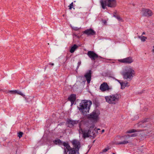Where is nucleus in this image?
Listing matches in <instances>:
<instances>
[{"label":"nucleus","mask_w":154,"mask_h":154,"mask_svg":"<svg viewBox=\"0 0 154 154\" xmlns=\"http://www.w3.org/2000/svg\"><path fill=\"white\" fill-rule=\"evenodd\" d=\"M142 13L144 16L149 17L152 15V12L149 9H144L142 11Z\"/></svg>","instance_id":"obj_11"},{"label":"nucleus","mask_w":154,"mask_h":154,"mask_svg":"<svg viewBox=\"0 0 154 154\" xmlns=\"http://www.w3.org/2000/svg\"><path fill=\"white\" fill-rule=\"evenodd\" d=\"M129 135H124L122 136H118L115 138L116 143L117 144H126L129 143V141L127 140V138Z\"/></svg>","instance_id":"obj_6"},{"label":"nucleus","mask_w":154,"mask_h":154,"mask_svg":"<svg viewBox=\"0 0 154 154\" xmlns=\"http://www.w3.org/2000/svg\"><path fill=\"white\" fill-rule=\"evenodd\" d=\"M120 98L121 95L118 94H112L105 97L106 102L109 103L113 104H115Z\"/></svg>","instance_id":"obj_2"},{"label":"nucleus","mask_w":154,"mask_h":154,"mask_svg":"<svg viewBox=\"0 0 154 154\" xmlns=\"http://www.w3.org/2000/svg\"><path fill=\"white\" fill-rule=\"evenodd\" d=\"M78 47L76 45H74L72 47L70 50V52L71 53H73L75 49L78 48Z\"/></svg>","instance_id":"obj_20"},{"label":"nucleus","mask_w":154,"mask_h":154,"mask_svg":"<svg viewBox=\"0 0 154 154\" xmlns=\"http://www.w3.org/2000/svg\"><path fill=\"white\" fill-rule=\"evenodd\" d=\"M100 3L103 9H105L106 6L111 8H114L116 7L117 5L116 0H101Z\"/></svg>","instance_id":"obj_4"},{"label":"nucleus","mask_w":154,"mask_h":154,"mask_svg":"<svg viewBox=\"0 0 154 154\" xmlns=\"http://www.w3.org/2000/svg\"><path fill=\"white\" fill-rule=\"evenodd\" d=\"M87 55L92 60H93L100 57L96 53L92 51H88V52Z\"/></svg>","instance_id":"obj_10"},{"label":"nucleus","mask_w":154,"mask_h":154,"mask_svg":"<svg viewBox=\"0 0 154 154\" xmlns=\"http://www.w3.org/2000/svg\"><path fill=\"white\" fill-rule=\"evenodd\" d=\"M145 34V33H144V32H143V33H142V35H144V34Z\"/></svg>","instance_id":"obj_31"},{"label":"nucleus","mask_w":154,"mask_h":154,"mask_svg":"<svg viewBox=\"0 0 154 154\" xmlns=\"http://www.w3.org/2000/svg\"><path fill=\"white\" fill-rule=\"evenodd\" d=\"M85 154H87L86 153Z\"/></svg>","instance_id":"obj_35"},{"label":"nucleus","mask_w":154,"mask_h":154,"mask_svg":"<svg viewBox=\"0 0 154 154\" xmlns=\"http://www.w3.org/2000/svg\"><path fill=\"white\" fill-rule=\"evenodd\" d=\"M104 132V129L102 130V133H103Z\"/></svg>","instance_id":"obj_30"},{"label":"nucleus","mask_w":154,"mask_h":154,"mask_svg":"<svg viewBox=\"0 0 154 154\" xmlns=\"http://www.w3.org/2000/svg\"><path fill=\"white\" fill-rule=\"evenodd\" d=\"M139 38H140L142 41H145L147 38L146 37L144 36H139Z\"/></svg>","instance_id":"obj_23"},{"label":"nucleus","mask_w":154,"mask_h":154,"mask_svg":"<svg viewBox=\"0 0 154 154\" xmlns=\"http://www.w3.org/2000/svg\"><path fill=\"white\" fill-rule=\"evenodd\" d=\"M143 124V123L142 122H140L137 124L138 126L139 127L142 126V125Z\"/></svg>","instance_id":"obj_26"},{"label":"nucleus","mask_w":154,"mask_h":154,"mask_svg":"<svg viewBox=\"0 0 154 154\" xmlns=\"http://www.w3.org/2000/svg\"><path fill=\"white\" fill-rule=\"evenodd\" d=\"M63 144L65 147L64 151L66 154H76V150L71 148L68 143L64 142Z\"/></svg>","instance_id":"obj_7"},{"label":"nucleus","mask_w":154,"mask_h":154,"mask_svg":"<svg viewBox=\"0 0 154 154\" xmlns=\"http://www.w3.org/2000/svg\"><path fill=\"white\" fill-rule=\"evenodd\" d=\"M23 134V133L22 132H20L18 133V136L19 137V138H20L22 137Z\"/></svg>","instance_id":"obj_24"},{"label":"nucleus","mask_w":154,"mask_h":154,"mask_svg":"<svg viewBox=\"0 0 154 154\" xmlns=\"http://www.w3.org/2000/svg\"><path fill=\"white\" fill-rule=\"evenodd\" d=\"M68 100L71 103V105H72L76 100V95L75 94H71L68 98Z\"/></svg>","instance_id":"obj_17"},{"label":"nucleus","mask_w":154,"mask_h":154,"mask_svg":"<svg viewBox=\"0 0 154 154\" xmlns=\"http://www.w3.org/2000/svg\"><path fill=\"white\" fill-rule=\"evenodd\" d=\"M91 104V100H82L80 103L79 109L82 114H86L89 112Z\"/></svg>","instance_id":"obj_1"},{"label":"nucleus","mask_w":154,"mask_h":154,"mask_svg":"<svg viewBox=\"0 0 154 154\" xmlns=\"http://www.w3.org/2000/svg\"><path fill=\"white\" fill-rule=\"evenodd\" d=\"M153 52H154V49H153Z\"/></svg>","instance_id":"obj_34"},{"label":"nucleus","mask_w":154,"mask_h":154,"mask_svg":"<svg viewBox=\"0 0 154 154\" xmlns=\"http://www.w3.org/2000/svg\"><path fill=\"white\" fill-rule=\"evenodd\" d=\"M77 122L76 121H72V120H69V124H71L72 125H74L75 124L77 123Z\"/></svg>","instance_id":"obj_22"},{"label":"nucleus","mask_w":154,"mask_h":154,"mask_svg":"<svg viewBox=\"0 0 154 154\" xmlns=\"http://www.w3.org/2000/svg\"><path fill=\"white\" fill-rule=\"evenodd\" d=\"M118 61L121 63H131L133 60L131 57H129L123 59L119 60Z\"/></svg>","instance_id":"obj_13"},{"label":"nucleus","mask_w":154,"mask_h":154,"mask_svg":"<svg viewBox=\"0 0 154 154\" xmlns=\"http://www.w3.org/2000/svg\"><path fill=\"white\" fill-rule=\"evenodd\" d=\"M100 113L98 111H94L91 113L88 116V117L94 121H97L99 119V116Z\"/></svg>","instance_id":"obj_9"},{"label":"nucleus","mask_w":154,"mask_h":154,"mask_svg":"<svg viewBox=\"0 0 154 154\" xmlns=\"http://www.w3.org/2000/svg\"><path fill=\"white\" fill-rule=\"evenodd\" d=\"M83 33L87 35H94L95 34V32L92 29H88L83 32Z\"/></svg>","instance_id":"obj_16"},{"label":"nucleus","mask_w":154,"mask_h":154,"mask_svg":"<svg viewBox=\"0 0 154 154\" xmlns=\"http://www.w3.org/2000/svg\"><path fill=\"white\" fill-rule=\"evenodd\" d=\"M142 131L137 130L134 129H132L129 130L128 131H127L126 132V134L131 133H135V132H139V131Z\"/></svg>","instance_id":"obj_18"},{"label":"nucleus","mask_w":154,"mask_h":154,"mask_svg":"<svg viewBox=\"0 0 154 154\" xmlns=\"http://www.w3.org/2000/svg\"><path fill=\"white\" fill-rule=\"evenodd\" d=\"M100 130V129H99V128H98V129H97V130Z\"/></svg>","instance_id":"obj_33"},{"label":"nucleus","mask_w":154,"mask_h":154,"mask_svg":"<svg viewBox=\"0 0 154 154\" xmlns=\"http://www.w3.org/2000/svg\"><path fill=\"white\" fill-rule=\"evenodd\" d=\"M91 72L90 70L88 72L85 73L84 75L87 81V82L89 84L91 79Z\"/></svg>","instance_id":"obj_14"},{"label":"nucleus","mask_w":154,"mask_h":154,"mask_svg":"<svg viewBox=\"0 0 154 154\" xmlns=\"http://www.w3.org/2000/svg\"><path fill=\"white\" fill-rule=\"evenodd\" d=\"M121 88L122 89H124L125 87L128 86H129L128 83L127 82H121L120 83Z\"/></svg>","instance_id":"obj_19"},{"label":"nucleus","mask_w":154,"mask_h":154,"mask_svg":"<svg viewBox=\"0 0 154 154\" xmlns=\"http://www.w3.org/2000/svg\"><path fill=\"white\" fill-rule=\"evenodd\" d=\"M7 93H10L11 94H18L24 97L25 95L21 91L18 90H11L8 91Z\"/></svg>","instance_id":"obj_15"},{"label":"nucleus","mask_w":154,"mask_h":154,"mask_svg":"<svg viewBox=\"0 0 154 154\" xmlns=\"http://www.w3.org/2000/svg\"><path fill=\"white\" fill-rule=\"evenodd\" d=\"M73 2L71 3L70 5H69V9L70 10H71L73 7Z\"/></svg>","instance_id":"obj_25"},{"label":"nucleus","mask_w":154,"mask_h":154,"mask_svg":"<svg viewBox=\"0 0 154 154\" xmlns=\"http://www.w3.org/2000/svg\"><path fill=\"white\" fill-rule=\"evenodd\" d=\"M135 72L133 69L130 66L126 67L125 72H123L122 75L124 79H131L135 75Z\"/></svg>","instance_id":"obj_3"},{"label":"nucleus","mask_w":154,"mask_h":154,"mask_svg":"<svg viewBox=\"0 0 154 154\" xmlns=\"http://www.w3.org/2000/svg\"><path fill=\"white\" fill-rule=\"evenodd\" d=\"M55 143L56 144H62L63 145V143H62L61 140L59 139H57L55 140Z\"/></svg>","instance_id":"obj_21"},{"label":"nucleus","mask_w":154,"mask_h":154,"mask_svg":"<svg viewBox=\"0 0 154 154\" xmlns=\"http://www.w3.org/2000/svg\"><path fill=\"white\" fill-rule=\"evenodd\" d=\"M94 126H91L88 132L83 131L82 129L80 128L79 130V133L83 134V136L84 138L90 137H93L95 134L94 132Z\"/></svg>","instance_id":"obj_5"},{"label":"nucleus","mask_w":154,"mask_h":154,"mask_svg":"<svg viewBox=\"0 0 154 154\" xmlns=\"http://www.w3.org/2000/svg\"><path fill=\"white\" fill-rule=\"evenodd\" d=\"M50 65H52V66H53V65H54V63H50Z\"/></svg>","instance_id":"obj_29"},{"label":"nucleus","mask_w":154,"mask_h":154,"mask_svg":"<svg viewBox=\"0 0 154 154\" xmlns=\"http://www.w3.org/2000/svg\"><path fill=\"white\" fill-rule=\"evenodd\" d=\"M108 149H105L103 150V152H106L108 150Z\"/></svg>","instance_id":"obj_28"},{"label":"nucleus","mask_w":154,"mask_h":154,"mask_svg":"<svg viewBox=\"0 0 154 154\" xmlns=\"http://www.w3.org/2000/svg\"><path fill=\"white\" fill-rule=\"evenodd\" d=\"M71 142L75 148V149L76 150L77 149V150H78L80 147V142L78 140L74 139Z\"/></svg>","instance_id":"obj_12"},{"label":"nucleus","mask_w":154,"mask_h":154,"mask_svg":"<svg viewBox=\"0 0 154 154\" xmlns=\"http://www.w3.org/2000/svg\"><path fill=\"white\" fill-rule=\"evenodd\" d=\"M112 88L109 86L106 82L102 83L100 87V89L102 92L109 91L112 89Z\"/></svg>","instance_id":"obj_8"},{"label":"nucleus","mask_w":154,"mask_h":154,"mask_svg":"<svg viewBox=\"0 0 154 154\" xmlns=\"http://www.w3.org/2000/svg\"><path fill=\"white\" fill-rule=\"evenodd\" d=\"M137 136V134H132V135L131 136V137H135V136Z\"/></svg>","instance_id":"obj_27"},{"label":"nucleus","mask_w":154,"mask_h":154,"mask_svg":"<svg viewBox=\"0 0 154 154\" xmlns=\"http://www.w3.org/2000/svg\"><path fill=\"white\" fill-rule=\"evenodd\" d=\"M3 90H2V89H0V91H2Z\"/></svg>","instance_id":"obj_32"}]
</instances>
